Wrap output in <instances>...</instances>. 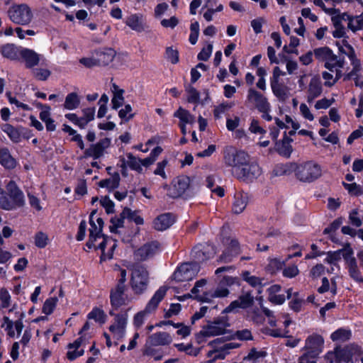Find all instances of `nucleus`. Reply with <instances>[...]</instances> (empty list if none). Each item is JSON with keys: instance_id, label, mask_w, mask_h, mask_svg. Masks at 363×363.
Masks as SVG:
<instances>
[{"instance_id": "obj_1", "label": "nucleus", "mask_w": 363, "mask_h": 363, "mask_svg": "<svg viewBox=\"0 0 363 363\" xmlns=\"http://www.w3.org/2000/svg\"><path fill=\"white\" fill-rule=\"evenodd\" d=\"M6 191L0 187V208L13 211L25 205L24 194L13 181L7 184Z\"/></svg>"}, {"instance_id": "obj_2", "label": "nucleus", "mask_w": 363, "mask_h": 363, "mask_svg": "<svg viewBox=\"0 0 363 363\" xmlns=\"http://www.w3.org/2000/svg\"><path fill=\"white\" fill-rule=\"evenodd\" d=\"M291 168L294 171L296 178L303 182H312L322 174L320 166L313 162L308 161L301 164H291Z\"/></svg>"}, {"instance_id": "obj_3", "label": "nucleus", "mask_w": 363, "mask_h": 363, "mask_svg": "<svg viewBox=\"0 0 363 363\" xmlns=\"http://www.w3.org/2000/svg\"><path fill=\"white\" fill-rule=\"evenodd\" d=\"M130 270L131 272L130 287L135 294L140 295L147 289L149 272L144 265L138 264H133Z\"/></svg>"}, {"instance_id": "obj_4", "label": "nucleus", "mask_w": 363, "mask_h": 363, "mask_svg": "<svg viewBox=\"0 0 363 363\" xmlns=\"http://www.w3.org/2000/svg\"><path fill=\"white\" fill-rule=\"evenodd\" d=\"M9 19L15 24L26 26L33 19V12L27 4L13 5L8 10Z\"/></svg>"}, {"instance_id": "obj_5", "label": "nucleus", "mask_w": 363, "mask_h": 363, "mask_svg": "<svg viewBox=\"0 0 363 363\" xmlns=\"http://www.w3.org/2000/svg\"><path fill=\"white\" fill-rule=\"evenodd\" d=\"M224 162L227 166L233 167L232 172L237 168L249 162L250 156L242 150H237L233 147H227L224 150Z\"/></svg>"}, {"instance_id": "obj_6", "label": "nucleus", "mask_w": 363, "mask_h": 363, "mask_svg": "<svg viewBox=\"0 0 363 363\" xmlns=\"http://www.w3.org/2000/svg\"><path fill=\"white\" fill-rule=\"evenodd\" d=\"M228 326L229 323L224 317L218 318L213 321L209 322L200 331L197 337L198 342L199 343L201 342V340H200L201 337H213L225 334Z\"/></svg>"}, {"instance_id": "obj_7", "label": "nucleus", "mask_w": 363, "mask_h": 363, "mask_svg": "<svg viewBox=\"0 0 363 363\" xmlns=\"http://www.w3.org/2000/svg\"><path fill=\"white\" fill-rule=\"evenodd\" d=\"M213 350L208 352V357L212 358L208 363H213L217 359H224L226 354L230 350L237 348L238 344L234 342H228L223 344L220 338H217L208 343Z\"/></svg>"}, {"instance_id": "obj_8", "label": "nucleus", "mask_w": 363, "mask_h": 363, "mask_svg": "<svg viewBox=\"0 0 363 363\" xmlns=\"http://www.w3.org/2000/svg\"><path fill=\"white\" fill-rule=\"evenodd\" d=\"M345 250V253H343L342 257L345 259L350 277L357 283L363 284V277L355 257L352 256L353 250L349 243L347 244V248Z\"/></svg>"}, {"instance_id": "obj_9", "label": "nucleus", "mask_w": 363, "mask_h": 363, "mask_svg": "<svg viewBox=\"0 0 363 363\" xmlns=\"http://www.w3.org/2000/svg\"><path fill=\"white\" fill-rule=\"evenodd\" d=\"M262 174V169L255 162H246L240 168H237L233 171V175L238 179L242 181H252L259 177Z\"/></svg>"}, {"instance_id": "obj_10", "label": "nucleus", "mask_w": 363, "mask_h": 363, "mask_svg": "<svg viewBox=\"0 0 363 363\" xmlns=\"http://www.w3.org/2000/svg\"><path fill=\"white\" fill-rule=\"evenodd\" d=\"M200 267L196 262L184 263L179 267L173 274L177 281H188L192 280L199 272Z\"/></svg>"}, {"instance_id": "obj_11", "label": "nucleus", "mask_w": 363, "mask_h": 363, "mask_svg": "<svg viewBox=\"0 0 363 363\" xmlns=\"http://www.w3.org/2000/svg\"><path fill=\"white\" fill-rule=\"evenodd\" d=\"M324 340L322 336L318 334L309 335L305 342L304 350L306 351L305 354L316 357L322 352Z\"/></svg>"}, {"instance_id": "obj_12", "label": "nucleus", "mask_w": 363, "mask_h": 363, "mask_svg": "<svg viewBox=\"0 0 363 363\" xmlns=\"http://www.w3.org/2000/svg\"><path fill=\"white\" fill-rule=\"evenodd\" d=\"M96 213V211H93L91 213L89 218L90 229H89V239L86 242V246L91 249L95 246L94 242L97 238H101L102 236V228L104 225L103 219L98 218L96 219L97 225L94 221V216Z\"/></svg>"}, {"instance_id": "obj_13", "label": "nucleus", "mask_w": 363, "mask_h": 363, "mask_svg": "<svg viewBox=\"0 0 363 363\" xmlns=\"http://www.w3.org/2000/svg\"><path fill=\"white\" fill-rule=\"evenodd\" d=\"M127 323V313L116 315L114 323L109 327V330L113 334L114 338L118 340L124 337L126 331Z\"/></svg>"}, {"instance_id": "obj_14", "label": "nucleus", "mask_w": 363, "mask_h": 363, "mask_svg": "<svg viewBox=\"0 0 363 363\" xmlns=\"http://www.w3.org/2000/svg\"><path fill=\"white\" fill-rule=\"evenodd\" d=\"M160 244L157 241L147 242L134 252V257L138 261H145L153 257L159 250Z\"/></svg>"}, {"instance_id": "obj_15", "label": "nucleus", "mask_w": 363, "mask_h": 363, "mask_svg": "<svg viewBox=\"0 0 363 363\" xmlns=\"http://www.w3.org/2000/svg\"><path fill=\"white\" fill-rule=\"evenodd\" d=\"M190 178L187 176L182 175L177 177L172 183V188L169 190V196L172 198H177L184 194L190 187Z\"/></svg>"}, {"instance_id": "obj_16", "label": "nucleus", "mask_w": 363, "mask_h": 363, "mask_svg": "<svg viewBox=\"0 0 363 363\" xmlns=\"http://www.w3.org/2000/svg\"><path fill=\"white\" fill-rule=\"evenodd\" d=\"M325 68L336 74V78H341L347 71L346 62L344 58L333 54L328 62L324 65Z\"/></svg>"}, {"instance_id": "obj_17", "label": "nucleus", "mask_w": 363, "mask_h": 363, "mask_svg": "<svg viewBox=\"0 0 363 363\" xmlns=\"http://www.w3.org/2000/svg\"><path fill=\"white\" fill-rule=\"evenodd\" d=\"M247 99L249 103L259 111H269L270 105L267 99L260 92H250Z\"/></svg>"}, {"instance_id": "obj_18", "label": "nucleus", "mask_w": 363, "mask_h": 363, "mask_svg": "<svg viewBox=\"0 0 363 363\" xmlns=\"http://www.w3.org/2000/svg\"><path fill=\"white\" fill-rule=\"evenodd\" d=\"M20 57L25 62L27 68H33L36 66L40 60V55L39 54L33 50L26 48H21Z\"/></svg>"}, {"instance_id": "obj_19", "label": "nucleus", "mask_w": 363, "mask_h": 363, "mask_svg": "<svg viewBox=\"0 0 363 363\" xmlns=\"http://www.w3.org/2000/svg\"><path fill=\"white\" fill-rule=\"evenodd\" d=\"M125 289L126 286L116 285L115 288L111 289L110 299L113 308H118L125 304V298L124 297Z\"/></svg>"}, {"instance_id": "obj_20", "label": "nucleus", "mask_w": 363, "mask_h": 363, "mask_svg": "<svg viewBox=\"0 0 363 363\" xmlns=\"http://www.w3.org/2000/svg\"><path fill=\"white\" fill-rule=\"evenodd\" d=\"M174 217L172 213H163L154 220L153 227L157 230L163 231L169 228L174 223Z\"/></svg>"}, {"instance_id": "obj_21", "label": "nucleus", "mask_w": 363, "mask_h": 363, "mask_svg": "<svg viewBox=\"0 0 363 363\" xmlns=\"http://www.w3.org/2000/svg\"><path fill=\"white\" fill-rule=\"evenodd\" d=\"M216 253V252L213 246L206 245L201 249L195 248L192 252V256L197 262H200L213 257Z\"/></svg>"}, {"instance_id": "obj_22", "label": "nucleus", "mask_w": 363, "mask_h": 363, "mask_svg": "<svg viewBox=\"0 0 363 363\" xmlns=\"http://www.w3.org/2000/svg\"><path fill=\"white\" fill-rule=\"evenodd\" d=\"M101 238H103V240L98 247L102 251L101 260L112 258L113 252L116 247L115 240L111 238H104L103 235Z\"/></svg>"}, {"instance_id": "obj_23", "label": "nucleus", "mask_w": 363, "mask_h": 363, "mask_svg": "<svg viewBox=\"0 0 363 363\" xmlns=\"http://www.w3.org/2000/svg\"><path fill=\"white\" fill-rule=\"evenodd\" d=\"M21 47H17L13 43H6L1 46L0 52L2 56L10 60H18L20 57Z\"/></svg>"}, {"instance_id": "obj_24", "label": "nucleus", "mask_w": 363, "mask_h": 363, "mask_svg": "<svg viewBox=\"0 0 363 363\" xmlns=\"http://www.w3.org/2000/svg\"><path fill=\"white\" fill-rule=\"evenodd\" d=\"M204 7L207 9L203 13V18L208 22L213 21V14L216 12H220L224 6L222 4H217V0H204Z\"/></svg>"}, {"instance_id": "obj_25", "label": "nucleus", "mask_w": 363, "mask_h": 363, "mask_svg": "<svg viewBox=\"0 0 363 363\" xmlns=\"http://www.w3.org/2000/svg\"><path fill=\"white\" fill-rule=\"evenodd\" d=\"M248 203V195L243 192H238L235 194L232 211L235 214L241 213Z\"/></svg>"}, {"instance_id": "obj_26", "label": "nucleus", "mask_w": 363, "mask_h": 363, "mask_svg": "<svg viewBox=\"0 0 363 363\" xmlns=\"http://www.w3.org/2000/svg\"><path fill=\"white\" fill-rule=\"evenodd\" d=\"M239 253L238 242L236 240H231L226 250L220 255V260L225 263L230 262Z\"/></svg>"}, {"instance_id": "obj_27", "label": "nucleus", "mask_w": 363, "mask_h": 363, "mask_svg": "<svg viewBox=\"0 0 363 363\" xmlns=\"http://www.w3.org/2000/svg\"><path fill=\"white\" fill-rule=\"evenodd\" d=\"M340 18L348 21L347 27L353 32L363 29V12L357 16H350L344 13Z\"/></svg>"}, {"instance_id": "obj_28", "label": "nucleus", "mask_w": 363, "mask_h": 363, "mask_svg": "<svg viewBox=\"0 0 363 363\" xmlns=\"http://www.w3.org/2000/svg\"><path fill=\"white\" fill-rule=\"evenodd\" d=\"M167 291V286H163L160 287L146 305V311H149L150 313L154 311L157 308L160 302L164 298Z\"/></svg>"}, {"instance_id": "obj_29", "label": "nucleus", "mask_w": 363, "mask_h": 363, "mask_svg": "<svg viewBox=\"0 0 363 363\" xmlns=\"http://www.w3.org/2000/svg\"><path fill=\"white\" fill-rule=\"evenodd\" d=\"M126 160L123 159L122 167L125 169V166L129 167L131 169H133L139 173L143 172V167H141V160L135 157L133 154L128 153L126 155ZM123 175H125V170L122 172Z\"/></svg>"}, {"instance_id": "obj_30", "label": "nucleus", "mask_w": 363, "mask_h": 363, "mask_svg": "<svg viewBox=\"0 0 363 363\" xmlns=\"http://www.w3.org/2000/svg\"><path fill=\"white\" fill-rule=\"evenodd\" d=\"M0 164L6 169H13L16 166V160L6 147H0Z\"/></svg>"}, {"instance_id": "obj_31", "label": "nucleus", "mask_w": 363, "mask_h": 363, "mask_svg": "<svg viewBox=\"0 0 363 363\" xmlns=\"http://www.w3.org/2000/svg\"><path fill=\"white\" fill-rule=\"evenodd\" d=\"M337 45L338 46L339 50L348 56L350 59L352 63L357 66L359 65V61L357 60L354 50L352 45H350L347 40L345 39H342L341 41L337 43Z\"/></svg>"}, {"instance_id": "obj_32", "label": "nucleus", "mask_w": 363, "mask_h": 363, "mask_svg": "<svg viewBox=\"0 0 363 363\" xmlns=\"http://www.w3.org/2000/svg\"><path fill=\"white\" fill-rule=\"evenodd\" d=\"M291 142L292 139L285 134L281 141L276 143V150L282 156L289 157L292 152Z\"/></svg>"}, {"instance_id": "obj_33", "label": "nucleus", "mask_w": 363, "mask_h": 363, "mask_svg": "<svg viewBox=\"0 0 363 363\" xmlns=\"http://www.w3.org/2000/svg\"><path fill=\"white\" fill-rule=\"evenodd\" d=\"M116 52L113 49H105L96 52V60L99 66L107 65L111 62L115 57Z\"/></svg>"}, {"instance_id": "obj_34", "label": "nucleus", "mask_w": 363, "mask_h": 363, "mask_svg": "<svg viewBox=\"0 0 363 363\" xmlns=\"http://www.w3.org/2000/svg\"><path fill=\"white\" fill-rule=\"evenodd\" d=\"M347 248V244L345 246L341 249L336 251H330L327 252L326 257L325 259V262L330 265H333L336 267L338 269H340V266L338 262L340 261L343 253H345V249Z\"/></svg>"}, {"instance_id": "obj_35", "label": "nucleus", "mask_w": 363, "mask_h": 363, "mask_svg": "<svg viewBox=\"0 0 363 363\" xmlns=\"http://www.w3.org/2000/svg\"><path fill=\"white\" fill-rule=\"evenodd\" d=\"M150 343L152 345H166L172 342L171 336L164 332H160L152 334L150 337Z\"/></svg>"}, {"instance_id": "obj_36", "label": "nucleus", "mask_w": 363, "mask_h": 363, "mask_svg": "<svg viewBox=\"0 0 363 363\" xmlns=\"http://www.w3.org/2000/svg\"><path fill=\"white\" fill-rule=\"evenodd\" d=\"M314 56L315 59L319 61L324 62V65L330 60L333 55V50L328 47H321L314 49Z\"/></svg>"}, {"instance_id": "obj_37", "label": "nucleus", "mask_w": 363, "mask_h": 363, "mask_svg": "<svg viewBox=\"0 0 363 363\" xmlns=\"http://www.w3.org/2000/svg\"><path fill=\"white\" fill-rule=\"evenodd\" d=\"M125 24L132 30L138 32H141L144 30L142 16L138 14H133L128 16L125 20Z\"/></svg>"}, {"instance_id": "obj_38", "label": "nucleus", "mask_w": 363, "mask_h": 363, "mask_svg": "<svg viewBox=\"0 0 363 363\" xmlns=\"http://www.w3.org/2000/svg\"><path fill=\"white\" fill-rule=\"evenodd\" d=\"M120 175L118 173H114L110 178L101 180L99 183V186L106 188L109 191L116 189L120 184Z\"/></svg>"}, {"instance_id": "obj_39", "label": "nucleus", "mask_w": 363, "mask_h": 363, "mask_svg": "<svg viewBox=\"0 0 363 363\" xmlns=\"http://www.w3.org/2000/svg\"><path fill=\"white\" fill-rule=\"evenodd\" d=\"M174 116L179 118V124H191L194 123V116L191 115L187 110L179 107L174 113Z\"/></svg>"}, {"instance_id": "obj_40", "label": "nucleus", "mask_w": 363, "mask_h": 363, "mask_svg": "<svg viewBox=\"0 0 363 363\" xmlns=\"http://www.w3.org/2000/svg\"><path fill=\"white\" fill-rule=\"evenodd\" d=\"M40 118L45 123L46 129L48 131H54L56 125L53 119L50 117V113L48 107H45L40 113Z\"/></svg>"}, {"instance_id": "obj_41", "label": "nucleus", "mask_w": 363, "mask_h": 363, "mask_svg": "<svg viewBox=\"0 0 363 363\" xmlns=\"http://www.w3.org/2000/svg\"><path fill=\"white\" fill-rule=\"evenodd\" d=\"M1 130L9 136L13 143H18L21 139V135L18 129L10 124H4Z\"/></svg>"}, {"instance_id": "obj_42", "label": "nucleus", "mask_w": 363, "mask_h": 363, "mask_svg": "<svg viewBox=\"0 0 363 363\" xmlns=\"http://www.w3.org/2000/svg\"><path fill=\"white\" fill-rule=\"evenodd\" d=\"M216 174H210L207 176L206 179V186L210 189L213 193H215L218 196L222 197L224 196L223 189L219 186H216H216Z\"/></svg>"}, {"instance_id": "obj_43", "label": "nucleus", "mask_w": 363, "mask_h": 363, "mask_svg": "<svg viewBox=\"0 0 363 363\" xmlns=\"http://www.w3.org/2000/svg\"><path fill=\"white\" fill-rule=\"evenodd\" d=\"M79 104V96L75 92H71L66 96L64 106L66 109L73 110L78 108Z\"/></svg>"}, {"instance_id": "obj_44", "label": "nucleus", "mask_w": 363, "mask_h": 363, "mask_svg": "<svg viewBox=\"0 0 363 363\" xmlns=\"http://www.w3.org/2000/svg\"><path fill=\"white\" fill-rule=\"evenodd\" d=\"M87 318L89 319H93L101 324L105 323L106 320V315L104 311L97 307L92 309V311L88 314Z\"/></svg>"}, {"instance_id": "obj_45", "label": "nucleus", "mask_w": 363, "mask_h": 363, "mask_svg": "<svg viewBox=\"0 0 363 363\" xmlns=\"http://www.w3.org/2000/svg\"><path fill=\"white\" fill-rule=\"evenodd\" d=\"M351 332L348 330L340 328L330 335L333 341L345 342L350 338Z\"/></svg>"}, {"instance_id": "obj_46", "label": "nucleus", "mask_w": 363, "mask_h": 363, "mask_svg": "<svg viewBox=\"0 0 363 363\" xmlns=\"http://www.w3.org/2000/svg\"><path fill=\"white\" fill-rule=\"evenodd\" d=\"M208 99V92H191L187 100L189 103L204 104Z\"/></svg>"}, {"instance_id": "obj_47", "label": "nucleus", "mask_w": 363, "mask_h": 363, "mask_svg": "<svg viewBox=\"0 0 363 363\" xmlns=\"http://www.w3.org/2000/svg\"><path fill=\"white\" fill-rule=\"evenodd\" d=\"M125 218V217L121 216V213L120 217L111 218V225H109L110 231L113 233L120 234L121 233L120 229L124 226Z\"/></svg>"}, {"instance_id": "obj_48", "label": "nucleus", "mask_w": 363, "mask_h": 363, "mask_svg": "<svg viewBox=\"0 0 363 363\" xmlns=\"http://www.w3.org/2000/svg\"><path fill=\"white\" fill-rule=\"evenodd\" d=\"M284 74L285 72L281 71L279 67H275L274 68L272 77L270 78L272 91H278L280 77Z\"/></svg>"}, {"instance_id": "obj_49", "label": "nucleus", "mask_w": 363, "mask_h": 363, "mask_svg": "<svg viewBox=\"0 0 363 363\" xmlns=\"http://www.w3.org/2000/svg\"><path fill=\"white\" fill-rule=\"evenodd\" d=\"M121 216L125 217L130 220L134 221L137 225L143 224V218L137 214L135 211H131L128 208H125L121 212Z\"/></svg>"}, {"instance_id": "obj_50", "label": "nucleus", "mask_w": 363, "mask_h": 363, "mask_svg": "<svg viewBox=\"0 0 363 363\" xmlns=\"http://www.w3.org/2000/svg\"><path fill=\"white\" fill-rule=\"evenodd\" d=\"M332 20L334 23L335 30L333 32V35L335 38H343L345 35V30L344 26H342L340 22V16L339 17H333Z\"/></svg>"}, {"instance_id": "obj_51", "label": "nucleus", "mask_w": 363, "mask_h": 363, "mask_svg": "<svg viewBox=\"0 0 363 363\" xmlns=\"http://www.w3.org/2000/svg\"><path fill=\"white\" fill-rule=\"evenodd\" d=\"M57 301V297H51L46 299L43 306V313L45 315L51 314L55 308Z\"/></svg>"}, {"instance_id": "obj_52", "label": "nucleus", "mask_w": 363, "mask_h": 363, "mask_svg": "<svg viewBox=\"0 0 363 363\" xmlns=\"http://www.w3.org/2000/svg\"><path fill=\"white\" fill-rule=\"evenodd\" d=\"M242 277L243 280L247 282L252 286H257L262 285V279L260 278L252 275L249 272L245 271L242 273Z\"/></svg>"}, {"instance_id": "obj_53", "label": "nucleus", "mask_w": 363, "mask_h": 363, "mask_svg": "<svg viewBox=\"0 0 363 363\" xmlns=\"http://www.w3.org/2000/svg\"><path fill=\"white\" fill-rule=\"evenodd\" d=\"M284 264L285 262L284 261L277 258H273L269 259L267 269L272 274H274L281 269Z\"/></svg>"}, {"instance_id": "obj_54", "label": "nucleus", "mask_w": 363, "mask_h": 363, "mask_svg": "<svg viewBox=\"0 0 363 363\" xmlns=\"http://www.w3.org/2000/svg\"><path fill=\"white\" fill-rule=\"evenodd\" d=\"M267 355L264 351H257L255 348H252L249 352L247 357H245V360L252 361L253 363L256 362L259 359L264 358Z\"/></svg>"}, {"instance_id": "obj_55", "label": "nucleus", "mask_w": 363, "mask_h": 363, "mask_svg": "<svg viewBox=\"0 0 363 363\" xmlns=\"http://www.w3.org/2000/svg\"><path fill=\"white\" fill-rule=\"evenodd\" d=\"M233 338L242 341L251 340H252V335L251 330L249 329H242L237 330L233 334Z\"/></svg>"}, {"instance_id": "obj_56", "label": "nucleus", "mask_w": 363, "mask_h": 363, "mask_svg": "<svg viewBox=\"0 0 363 363\" xmlns=\"http://www.w3.org/2000/svg\"><path fill=\"white\" fill-rule=\"evenodd\" d=\"M166 58L172 64H177L179 62V52L177 49H174L172 47H169L166 49L165 52Z\"/></svg>"}, {"instance_id": "obj_57", "label": "nucleus", "mask_w": 363, "mask_h": 363, "mask_svg": "<svg viewBox=\"0 0 363 363\" xmlns=\"http://www.w3.org/2000/svg\"><path fill=\"white\" fill-rule=\"evenodd\" d=\"M104 151V149H102V147L99 146V143H97L96 144L91 145L89 149H87L85 152V154L87 156L98 158L103 154Z\"/></svg>"}, {"instance_id": "obj_58", "label": "nucleus", "mask_w": 363, "mask_h": 363, "mask_svg": "<svg viewBox=\"0 0 363 363\" xmlns=\"http://www.w3.org/2000/svg\"><path fill=\"white\" fill-rule=\"evenodd\" d=\"M213 52V45L208 43L206 47L203 48L198 54L197 58L201 61H206L209 59Z\"/></svg>"}, {"instance_id": "obj_59", "label": "nucleus", "mask_w": 363, "mask_h": 363, "mask_svg": "<svg viewBox=\"0 0 363 363\" xmlns=\"http://www.w3.org/2000/svg\"><path fill=\"white\" fill-rule=\"evenodd\" d=\"M48 238L46 234L38 232L35 235V245L39 248H43L48 245Z\"/></svg>"}, {"instance_id": "obj_60", "label": "nucleus", "mask_w": 363, "mask_h": 363, "mask_svg": "<svg viewBox=\"0 0 363 363\" xmlns=\"http://www.w3.org/2000/svg\"><path fill=\"white\" fill-rule=\"evenodd\" d=\"M150 313L149 311H146V308L136 313L133 318L134 325L138 328L141 327L144 323L145 317Z\"/></svg>"}, {"instance_id": "obj_61", "label": "nucleus", "mask_w": 363, "mask_h": 363, "mask_svg": "<svg viewBox=\"0 0 363 363\" xmlns=\"http://www.w3.org/2000/svg\"><path fill=\"white\" fill-rule=\"evenodd\" d=\"M34 77L39 80H46L50 75V71L47 68H36L33 70Z\"/></svg>"}, {"instance_id": "obj_62", "label": "nucleus", "mask_w": 363, "mask_h": 363, "mask_svg": "<svg viewBox=\"0 0 363 363\" xmlns=\"http://www.w3.org/2000/svg\"><path fill=\"white\" fill-rule=\"evenodd\" d=\"M3 320L4 323L1 325V328H5L9 337H13L15 336V332L13 330L14 323L6 316L4 317Z\"/></svg>"}, {"instance_id": "obj_63", "label": "nucleus", "mask_w": 363, "mask_h": 363, "mask_svg": "<svg viewBox=\"0 0 363 363\" xmlns=\"http://www.w3.org/2000/svg\"><path fill=\"white\" fill-rule=\"evenodd\" d=\"M11 296L5 289H1L0 291V308L9 307L10 304Z\"/></svg>"}, {"instance_id": "obj_64", "label": "nucleus", "mask_w": 363, "mask_h": 363, "mask_svg": "<svg viewBox=\"0 0 363 363\" xmlns=\"http://www.w3.org/2000/svg\"><path fill=\"white\" fill-rule=\"evenodd\" d=\"M323 79H324V84L327 87H331L334 85L336 82L340 78H336V75L334 77L332 74L325 71L322 73Z\"/></svg>"}]
</instances>
